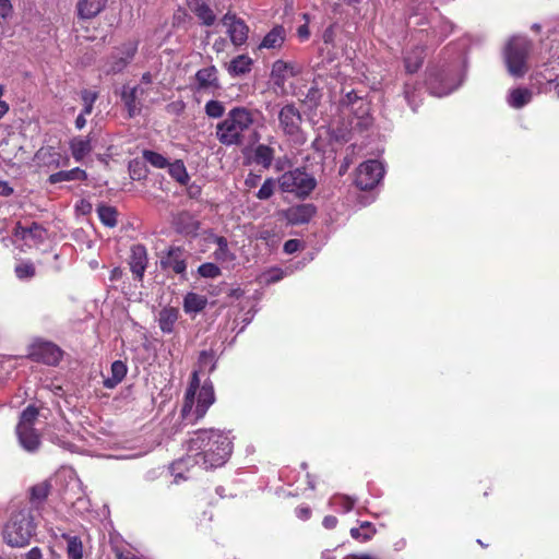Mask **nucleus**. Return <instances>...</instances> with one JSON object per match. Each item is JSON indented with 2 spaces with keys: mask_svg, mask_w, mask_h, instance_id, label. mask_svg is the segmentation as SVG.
I'll use <instances>...</instances> for the list:
<instances>
[{
  "mask_svg": "<svg viewBox=\"0 0 559 559\" xmlns=\"http://www.w3.org/2000/svg\"><path fill=\"white\" fill-rule=\"evenodd\" d=\"M231 453L229 437L218 430H200L188 441L186 456L170 466L175 481L182 479V472L200 465L204 469L224 465Z\"/></svg>",
  "mask_w": 559,
  "mask_h": 559,
  "instance_id": "1",
  "label": "nucleus"
},
{
  "mask_svg": "<svg viewBox=\"0 0 559 559\" xmlns=\"http://www.w3.org/2000/svg\"><path fill=\"white\" fill-rule=\"evenodd\" d=\"M253 112L245 107L230 109L225 119L216 126V138L226 146H250L260 140L257 131L252 130Z\"/></svg>",
  "mask_w": 559,
  "mask_h": 559,
  "instance_id": "2",
  "label": "nucleus"
},
{
  "mask_svg": "<svg viewBox=\"0 0 559 559\" xmlns=\"http://www.w3.org/2000/svg\"><path fill=\"white\" fill-rule=\"evenodd\" d=\"M214 401L215 395L212 384L204 382L203 385H200L198 371H194L185 394L181 409L182 418L189 423H195L206 414Z\"/></svg>",
  "mask_w": 559,
  "mask_h": 559,
  "instance_id": "3",
  "label": "nucleus"
},
{
  "mask_svg": "<svg viewBox=\"0 0 559 559\" xmlns=\"http://www.w3.org/2000/svg\"><path fill=\"white\" fill-rule=\"evenodd\" d=\"M35 532V524L28 511L14 514L3 531L5 543L12 547L26 546Z\"/></svg>",
  "mask_w": 559,
  "mask_h": 559,
  "instance_id": "4",
  "label": "nucleus"
},
{
  "mask_svg": "<svg viewBox=\"0 0 559 559\" xmlns=\"http://www.w3.org/2000/svg\"><path fill=\"white\" fill-rule=\"evenodd\" d=\"M532 50V41L523 36L512 37L504 49V60L511 75L523 76L528 67L527 58Z\"/></svg>",
  "mask_w": 559,
  "mask_h": 559,
  "instance_id": "5",
  "label": "nucleus"
},
{
  "mask_svg": "<svg viewBox=\"0 0 559 559\" xmlns=\"http://www.w3.org/2000/svg\"><path fill=\"white\" fill-rule=\"evenodd\" d=\"M278 186L283 192L293 193L298 198L308 197L316 188V178L302 168H295L284 173L278 178Z\"/></svg>",
  "mask_w": 559,
  "mask_h": 559,
  "instance_id": "6",
  "label": "nucleus"
},
{
  "mask_svg": "<svg viewBox=\"0 0 559 559\" xmlns=\"http://www.w3.org/2000/svg\"><path fill=\"white\" fill-rule=\"evenodd\" d=\"M38 412L35 407H27L22 414L16 426V435L20 445L27 452H35L40 445V437L34 429Z\"/></svg>",
  "mask_w": 559,
  "mask_h": 559,
  "instance_id": "7",
  "label": "nucleus"
},
{
  "mask_svg": "<svg viewBox=\"0 0 559 559\" xmlns=\"http://www.w3.org/2000/svg\"><path fill=\"white\" fill-rule=\"evenodd\" d=\"M302 117L294 104H287L278 112V126L284 135L297 144H302L306 136L301 129Z\"/></svg>",
  "mask_w": 559,
  "mask_h": 559,
  "instance_id": "8",
  "label": "nucleus"
},
{
  "mask_svg": "<svg viewBox=\"0 0 559 559\" xmlns=\"http://www.w3.org/2000/svg\"><path fill=\"white\" fill-rule=\"evenodd\" d=\"M383 174L384 169L380 162L373 159L367 160L360 164L357 169L356 186L361 190H370L380 182Z\"/></svg>",
  "mask_w": 559,
  "mask_h": 559,
  "instance_id": "9",
  "label": "nucleus"
},
{
  "mask_svg": "<svg viewBox=\"0 0 559 559\" xmlns=\"http://www.w3.org/2000/svg\"><path fill=\"white\" fill-rule=\"evenodd\" d=\"M138 50L136 41H128L122 44L112 51L105 64V72L107 74H115L121 72L129 62L133 59Z\"/></svg>",
  "mask_w": 559,
  "mask_h": 559,
  "instance_id": "10",
  "label": "nucleus"
},
{
  "mask_svg": "<svg viewBox=\"0 0 559 559\" xmlns=\"http://www.w3.org/2000/svg\"><path fill=\"white\" fill-rule=\"evenodd\" d=\"M31 357L46 365H57L61 358V350L52 343L39 342L32 346Z\"/></svg>",
  "mask_w": 559,
  "mask_h": 559,
  "instance_id": "11",
  "label": "nucleus"
},
{
  "mask_svg": "<svg viewBox=\"0 0 559 559\" xmlns=\"http://www.w3.org/2000/svg\"><path fill=\"white\" fill-rule=\"evenodd\" d=\"M195 83L199 92L215 93L219 88L216 68L211 66L200 69L195 73Z\"/></svg>",
  "mask_w": 559,
  "mask_h": 559,
  "instance_id": "12",
  "label": "nucleus"
},
{
  "mask_svg": "<svg viewBox=\"0 0 559 559\" xmlns=\"http://www.w3.org/2000/svg\"><path fill=\"white\" fill-rule=\"evenodd\" d=\"M222 23L227 27L229 37L235 45H242L246 41L248 27L241 20L236 19L235 15L226 14Z\"/></svg>",
  "mask_w": 559,
  "mask_h": 559,
  "instance_id": "13",
  "label": "nucleus"
},
{
  "mask_svg": "<svg viewBox=\"0 0 559 559\" xmlns=\"http://www.w3.org/2000/svg\"><path fill=\"white\" fill-rule=\"evenodd\" d=\"M14 236L31 247L44 240L46 230L36 223H32L31 226H22L19 223L14 229Z\"/></svg>",
  "mask_w": 559,
  "mask_h": 559,
  "instance_id": "14",
  "label": "nucleus"
},
{
  "mask_svg": "<svg viewBox=\"0 0 559 559\" xmlns=\"http://www.w3.org/2000/svg\"><path fill=\"white\" fill-rule=\"evenodd\" d=\"M316 214V207L312 204H299L284 211L283 215L292 225L308 223Z\"/></svg>",
  "mask_w": 559,
  "mask_h": 559,
  "instance_id": "15",
  "label": "nucleus"
},
{
  "mask_svg": "<svg viewBox=\"0 0 559 559\" xmlns=\"http://www.w3.org/2000/svg\"><path fill=\"white\" fill-rule=\"evenodd\" d=\"M147 264V254L144 246L136 245L131 249L130 267L132 273L138 277L142 278L143 273Z\"/></svg>",
  "mask_w": 559,
  "mask_h": 559,
  "instance_id": "16",
  "label": "nucleus"
},
{
  "mask_svg": "<svg viewBox=\"0 0 559 559\" xmlns=\"http://www.w3.org/2000/svg\"><path fill=\"white\" fill-rule=\"evenodd\" d=\"M69 148L75 162H82L93 150L91 140L83 136H74L69 142Z\"/></svg>",
  "mask_w": 559,
  "mask_h": 559,
  "instance_id": "17",
  "label": "nucleus"
},
{
  "mask_svg": "<svg viewBox=\"0 0 559 559\" xmlns=\"http://www.w3.org/2000/svg\"><path fill=\"white\" fill-rule=\"evenodd\" d=\"M106 3L107 0H79L78 14L81 19H92L104 10Z\"/></svg>",
  "mask_w": 559,
  "mask_h": 559,
  "instance_id": "18",
  "label": "nucleus"
},
{
  "mask_svg": "<svg viewBox=\"0 0 559 559\" xmlns=\"http://www.w3.org/2000/svg\"><path fill=\"white\" fill-rule=\"evenodd\" d=\"M298 73L293 64L286 63L282 60H277L272 67V79L274 83L282 86L288 76H294Z\"/></svg>",
  "mask_w": 559,
  "mask_h": 559,
  "instance_id": "19",
  "label": "nucleus"
},
{
  "mask_svg": "<svg viewBox=\"0 0 559 559\" xmlns=\"http://www.w3.org/2000/svg\"><path fill=\"white\" fill-rule=\"evenodd\" d=\"M179 311L176 308H164L158 313V325L164 333H171L178 320Z\"/></svg>",
  "mask_w": 559,
  "mask_h": 559,
  "instance_id": "20",
  "label": "nucleus"
},
{
  "mask_svg": "<svg viewBox=\"0 0 559 559\" xmlns=\"http://www.w3.org/2000/svg\"><path fill=\"white\" fill-rule=\"evenodd\" d=\"M87 178V174L85 170L76 167L70 170H61L49 176L48 181L51 185L62 182V181H73V180H85Z\"/></svg>",
  "mask_w": 559,
  "mask_h": 559,
  "instance_id": "21",
  "label": "nucleus"
},
{
  "mask_svg": "<svg viewBox=\"0 0 559 559\" xmlns=\"http://www.w3.org/2000/svg\"><path fill=\"white\" fill-rule=\"evenodd\" d=\"M188 5L205 25H212L215 21L213 11L202 0H188Z\"/></svg>",
  "mask_w": 559,
  "mask_h": 559,
  "instance_id": "22",
  "label": "nucleus"
},
{
  "mask_svg": "<svg viewBox=\"0 0 559 559\" xmlns=\"http://www.w3.org/2000/svg\"><path fill=\"white\" fill-rule=\"evenodd\" d=\"M285 38L283 27H274L270 31L260 44V48L275 49L282 46Z\"/></svg>",
  "mask_w": 559,
  "mask_h": 559,
  "instance_id": "23",
  "label": "nucleus"
},
{
  "mask_svg": "<svg viewBox=\"0 0 559 559\" xmlns=\"http://www.w3.org/2000/svg\"><path fill=\"white\" fill-rule=\"evenodd\" d=\"M126 374L127 366L122 361L116 360L111 365V376L105 379L104 385L108 389H112L123 380Z\"/></svg>",
  "mask_w": 559,
  "mask_h": 559,
  "instance_id": "24",
  "label": "nucleus"
},
{
  "mask_svg": "<svg viewBox=\"0 0 559 559\" xmlns=\"http://www.w3.org/2000/svg\"><path fill=\"white\" fill-rule=\"evenodd\" d=\"M532 99V92L527 88H515L510 92L508 103L513 108H521Z\"/></svg>",
  "mask_w": 559,
  "mask_h": 559,
  "instance_id": "25",
  "label": "nucleus"
},
{
  "mask_svg": "<svg viewBox=\"0 0 559 559\" xmlns=\"http://www.w3.org/2000/svg\"><path fill=\"white\" fill-rule=\"evenodd\" d=\"M138 87L124 86L122 90V100L128 108L129 115L134 116L140 111V106L136 103Z\"/></svg>",
  "mask_w": 559,
  "mask_h": 559,
  "instance_id": "26",
  "label": "nucleus"
},
{
  "mask_svg": "<svg viewBox=\"0 0 559 559\" xmlns=\"http://www.w3.org/2000/svg\"><path fill=\"white\" fill-rule=\"evenodd\" d=\"M206 298L204 296L198 295L195 293H189L185 297L183 308L185 311L190 312H200L206 306Z\"/></svg>",
  "mask_w": 559,
  "mask_h": 559,
  "instance_id": "27",
  "label": "nucleus"
},
{
  "mask_svg": "<svg viewBox=\"0 0 559 559\" xmlns=\"http://www.w3.org/2000/svg\"><path fill=\"white\" fill-rule=\"evenodd\" d=\"M252 60L248 56H238L229 63L228 71L233 75H242L251 70Z\"/></svg>",
  "mask_w": 559,
  "mask_h": 559,
  "instance_id": "28",
  "label": "nucleus"
},
{
  "mask_svg": "<svg viewBox=\"0 0 559 559\" xmlns=\"http://www.w3.org/2000/svg\"><path fill=\"white\" fill-rule=\"evenodd\" d=\"M62 537L67 540V555L68 559H82L83 558V544L76 536L63 534Z\"/></svg>",
  "mask_w": 559,
  "mask_h": 559,
  "instance_id": "29",
  "label": "nucleus"
},
{
  "mask_svg": "<svg viewBox=\"0 0 559 559\" xmlns=\"http://www.w3.org/2000/svg\"><path fill=\"white\" fill-rule=\"evenodd\" d=\"M274 158V151L267 145L260 144L254 151V160L257 164L267 168Z\"/></svg>",
  "mask_w": 559,
  "mask_h": 559,
  "instance_id": "30",
  "label": "nucleus"
},
{
  "mask_svg": "<svg viewBox=\"0 0 559 559\" xmlns=\"http://www.w3.org/2000/svg\"><path fill=\"white\" fill-rule=\"evenodd\" d=\"M169 175L179 183L186 185L189 181V175L182 160H176L168 165Z\"/></svg>",
  "mask_w": 559,
  "mask_h": 559,
  "instance_id": "31",
  "label": "nucleus"
},
{
  "mask_svg": "<svg viewBox=\"0 0 559 559\" xmlns=\"http://www.w3.org/2000/svg\"><path fill=\"white\" fill-rule=\"evenodd\" d=\"M165 264L170 267L177 274H183L186 271V262L181 258V253L178 249L171 250L165 261Z\"/></svg>",
  "mask_w": 559,
  "mask_h": 559,
  "instance_id": "32",
  "label": "nucleus"
},
{
  "mask_svg": "<svg viewBox=\"0 0 559 559\" xmlns=\"http://www.w3.org/2000/svg\"><path fill=\"white\" fill-rule=\"evenodd\" d=\"M97 214L100 222L107 227H115L117 224V211L107 205H99Z\"/></svg>",
  "mask_w": 559,
  "mask_h": 559,
  "instance_id": "33",
  "label": "nucleus"
},
{
  "mask_svg": "<svg viewBox=\"0 0 559 559\" xmlns=\"http://www.w3.org/2000/svg\"><path fill=\"white\" fill-rule=\"evenodd\" d=\"M374 534V528L370 522H362L359 527H353L350 530V536L355 539L366 542L370 539Z\"/></svg>",
  "mask_w": 559,
  "mask_h": 559,
  "instance_id": "34",
  "label": "nucleus"
},
{
  "mask_svg": "<svg viewBox=\"0 0 559 559\" xmlns=\"http://www.w3.org/2000/svg\"><path fill=\"white\" fill-rule=\"evenodd\" d=\"M217 249L214 251V257L217 261L228 262L235 259L234 254L228 250L227 240L223 237L216 238Z\"/></svg>",
  "mask_w": 559,
  "mask_h": 559,
  "instance_id": "35",
  "label": "nucleus"
},
{
  "mask_svg": "<svg viewBox=\"0 0 559 559\" xmlns=\"http://www.w3.org/2000/svg\"><path fill=\"white\" fill-rule=\"evenodd\" d=\"M423 53H424L423 49H416L415 51L408 53L405 57V68L407 70V72L414 73L420 68L423 59H424Z\"/></svg>",
  "mask_w": 559,
  "mask_h": 559,
  "instance_id": "36",
  "label": "nucleus"
},
{
  "mask_svg": "<svg viewBox=\"0 0 559 559\" xmlns=\"http://www.w3.org/2000/svg\"><path fill=\"white\" fill-rule=\"evenodd\" d=\"M143 157L146 162H148L151 165H153L156 168H165L168 166V162L166 157H164L162 154L153 152V151H144Z\"/></svg>",
  "mask_w": 559,
  "mask_h": 559,
  "instance_id": "37",
  "label": "nucleus"
},
{
  "mask_svg": "<svg viewBox=\"0 0 559 559\" xmlns=\"http://www.w3.org/2000/svg\"><path fill=\"white\" fill-rule=\"evenodd\" d=\"M330 504L340 507L344 512H349L355 504V499L348 496L337 495L331 498Z\"/></svg>",
  "mask_w": 559,
  "mask_h": 559,
  "instance_id": "38",
  "label": "nucleus"
},
{
  "mask_svg": "<svg viewBox=\"0 0 559 559\" xmlns=\"http://www.w3.org/2000/svg\"><path fill=\"white\" fill-rule=\"evenodd\" d=\"M215 367L214 355L209 352H202L199 357V372H204L206 370L212 371Z\"/></svg>",
  "mask_w": 559,
  "mask_h": 559,
  "instance_id": "39",
  "label": "nucleus"
},
{
  "mask_svg": "<svg viewBox=\"0 0 559 559\" xmlns=\"http://www.w3.org/2000/svg\"><path fill=\"white\" fill-rule=\"evenodd\" d=\"M225 111L224 105L218 100H210L205 105V112L211 118H219Z\"/></svg>",
  "mask_w": 559,
  "mask_h": 559,
  "instance_id": "40",
  "label": "nucleus"
},
{
  "mask_svg": "<svg viewBox=\"0 0 559 559\" xmlns=\"http://www.w3.org/2000/svg\"><path fill=\"white\" fill-rule=\"evenodd\" d=\"M15 274L20 280L31 278L35 275V267L31 262H23L15 266Z\"/></svg>",
  "mask_w": 559,
  "mask_h": 559,
  "instance_id": "41",
  "label": "nucleus"
},
{
  "mask_svg": "<svg viewBox=\"0 0 559 559\" xmlns=\"http://www.w3.org/2000/svg\"><path fill=\"white\" fill-rule=\"evenodd\" d=\"M199 274L202 277L215 278L221 274V270L214 263H203L198 269Z\"/></svg>",
  "mask_w": 559,
  "mask_h": 559,
  "instance_id": "42",
  "label": "nucleus"
},
{
  "mask_svg": "<svg viewBox=\"0 0 559 559\" xmlns=\"http://www.w3.org/2000/svg\"><path fill=\"white\" fill-rule=\"evenodd\" d=\"M460 84H461V80L456 84H454L450 87L440 88L439 86H437V79H435V80L430 79V81L428 83V87L432 95L441 97V96L448 95L449 93L453 92L455 88L459 87Z\"/></svg>",
  "mask_w": 559,
  "mask_h": 559,
  "instance_id": "43",
  "label": "nucleus"
},
{
  "mask_svg": "<svg viewBox=\"0 0 559 559\" xmlns=\"http://www.w3.org/2000/svg\"><path fill=\"white\" fill-rule=\"evenodd\" d=\"M275 188V181L271 178L266 179L257 193V198L260 200H267L273 195Z\"/></svg>",
  "mask_w": 559,
  "mask_h": 559,
  "instance_id": "44",
  "label": "nucleus"
},
{
  "mask_svg": "<svg viewBox=\"0 0 559 559\" xmlns=\"http://www.w3.org/2000/svg\"><path fill=\"white\" fill-rule=\"evenodd\" d=\"M49 491V486L46 483H40L31 489V496L34 500H43L47 497Z\"/></svg>",
  "mask_w": 559,
  "mask_h": 559,
  "instance_id": "45",
  "label": "nucleus"
},
{
  "mask_svg": "<svg viewBox=\"0 0 559 559\" xmlns=\"http://www.w3.org/2000/svg\"><path fill=\"white\" fill-rule=\"evenodd\" d=\"M12 13L10 0H0V19L5 21Z\"/></svg>",
  "mask_w": 559,
  "mask_h": 559,
  "instance_id": "46",
  "label": "nucleus"
},
{
  "mask_svg": "<svg viewBox=\"0 0 559 559\" xmlns=\"http://www.w3.org/2000/svg\"><path fill=\"white\" fill-rule=\"evenodd\" d=\"M300 248V241L298 239H290L287 240L284 245V251L288 254H292L299 250Z\"/></svg>",
  "mask_w": 559,
  "mask_h": 559,
  "instance_id": "47",
  "label": "nucleus"
},
{
  "mask_svg": "<svg viewBox=\"0 0 559 559\" xmlns=\"http://www.w3.org/2000/svg\"><path fill=\"white\" fill-rule=\"evenodd\" d=\"M81 96L84 104L94 105L97 99V93L87 90L83 91Z\"/></svg>",
  "mask_w": 559,
  "mask_h": 559,
  "instance_id": "48",
  "label": "nucleus"
},
{
  "mask_svg": "<svg viewBox=\"0 0 559 559\" xmlns=\"http://www.w3.org/2000/svg\"><path fill=\"white\" fill-rule=\"evenodd\" d=\"M296 515L300 520H308L311 515V510L308 507H299L296 509Z\"/></svg>",
  "mask_w": 559,
  "mask_h": 559,
  "instance_id": "49",
  "label": "nucleus"
},
{
  "mask_svg": "<svg viewBox=\"0 0 559 559\" xmlns=\"http://www.w3.org/2000/svg\"><path fill=\"white\" fill-rule=\"evenodd\" d=\"M51 148L47 150V151H44V150H40L38 153H37V156H41V155H46V153H49V155L51 156L52 158V163H55V166L56 167H59L60 166V163H59V157L60 155L57 153V152H51Z\"/></svg>",
  "mask_w": 559,
  "mask_h": 559,
  "instance_id": "50",
  "label": "nucleus"
},
{
  "mask_svg": "<svg viewBox=\"0 0 559 559\" xmlns=\"http://www.w3.org/2000/svg\"><path fill=\"white\" fill-rule=\"evenodd\" d=\"M322 524L328 530L334 528L337 524V519L333 515H328L323 519Z\"/></svg>",
  "mask_w": 559,
  "mask_h": 559,
  "instance_id": "51",
  "label": "nucleus"
},
{
  "mask_svg": "<svg viewBox=\"0 0 559 559\" xmlns=\"http://www.w3.org/2000/svg\"><path fill=\"white\" fill-rule=\"evenodd\" d=\"M297 34H298V37L301 39V40H306L309 38L310 36V32H309V28L308 26L305 24V25H300L297 29Z\"/></svg>",
  "mask_w": 559,
  "mask_h": 559,
  "instance_id": "52",
  "label": "nucleus"
},
{
  "mask_svg": "<svg viewBox=\"0 0 559 559\" xmlns=\"http://www.w3.org/2000/svg\"><path fill=\"white\" fill-rule=\"evenodd\" d=\"M283 277H284V272L280 269H277V270H274L271 272V276L267 280V282L274 283V282L281 281Z\"/></svg>",
  "mask_w": 559,
  "mask_h": 559,
  "instance_id": "53",
  "label": "nucleus"
},
{
  "mask_svg": "<svg viewBox=\"0 0 559 559\" xmlns=\"http://www.w3.org/2000/svg\"><path fill=\"white\" fill-rule=\"evenodd\" d=\"M0 194L3 197H9L13 193V189L5 181H0Z\"/></svg>",
  "mask_w": 559,
  "mask_h": 559,
  "instance_id": "54",
  "label": "nucleus"
},
{
  "mask_svg": "<svg viewBox=\"0 0 559 559\" xmlns=\"http://www.w3.org/2000/svg\"><path fill=\"white\" fill-rule=\"evenodd\" d=\"M43 555L39 548L34 547L26 554V559H41Z\"/></svg>",
  "mask_w": 559,
  "mask_h": 559,
  "instance_id": "55",
  "label": "nucleus"
},
{
  "mask_svg": "<svg viewBox=\"0 0 559 559\" xmlns=\"http://www.w3.org/2000/svg\"><path fill=\"white\" fill-rule=\"evenodd\" d=\"M85 116H86V115H84V114H82V112H81V114L78 116L76 120H75V127H76L79 130L83 129V128L85 127V124H86Z\"/></svg>",
  "mask_w": 559,
  "mask_h": 559,
  "instance_id": "56",
  "label": "nucleus"
},
{
  "mask_svg": "<svg viewBox=\"0 0 559 559\" xmlns=\"http://www.w3.org/2000/svg\"><path fill=\"white\" fill-rule=\"evenodd\" d=\"M273 237V234L271 230H261L257 234L258 239L269 240Z\"/></svg>",
  "mask_w": 559,
  "mask_h": 559,
  "instance_id": "57",
  "label": "nucleus"
},
{
  "mask_svg": "<svg viewBox=\"0 0 559 559\" xmlns=\"http://www.w3.org/2000/svg\"><path fill=\"white\" fill-rule=\"evenodd\" d=\"M118 559H140L132 552H120L118 554Z\"/></svg>",
  "mask_w": 559,
  "mask_h": 559,
  "instance_id": "58",
  "label": "nucleus"
},
{
  "mask_svg": "<svg viewBox=\"0 0 559 559\" xmlns=\"http://www.w3.org/2000/svg\"><path fill=\"white\" fill-rule=\"evenodd\" d=\"M344 559H374V558L370 555H349Z\"/></svg>",
  "mask_w": 559,
  "mask_h": 559,
  "instance_id": "59",
  "label": "nucleus"
},
{
  "mask_svg": "<svg viewBox=\"0 0 559 559\" xmlns=\"http://www.w3.org/2000/svg\"><path fill=\"white\" fill-rule=\"evenodd\" d=\"M321 559H335V556L332 554L331 550H325L322 552Z\"/></svg>",
  "mask_w": 559,
  "mask_h": 559,
  "instance_id": "60",
  "label": "nucleus"
},
{
  "mask_svg": "<svg viewBox=\"0 0 559 559\" xmlns=\"http://www.w3.org/2000/svg\"><path fill=\"white\" fill-rule=\"evenodd\" d=\"M93 110V105L91 104H84V108L82 110V114L84 115H91Z\"/></svg>",
  "mask_w": 559,
  "mask_h": 559,
  "instance_id": "61",
  "label": "nucleus"
},
{
  "mask_svg": "<svg viewBox=\"0 0 559 559\" xmlns=\"http://www.w3.org/2000/svg\"><path fill=\"white\" fill-rule=\"evenodd\" d=\"M8 109H9L8 105L7 104H2V108L0 109V119L8 111Z\"/></svg>",
  "mask_w": 559,
  "mask_h": 559,
  "instance_id": "62",
  "label": "nucleus"
},
{
  "mask_svg": "<svg viewBox=\"0 0 559 559\" xmlns=\"http://www.w3.org/2000/svg\"><path fill=\"white\" fill-rule=\"evenodd\" d=\"M142 80H143L144 82H146V83H150V82H151V75H150V73H145V74H143Z\"/></svg>",
  "mask_w": 559,
  "mask_h": 559,
  "instance_id": "63",
  "label": "nucleus"
},
{
  "mask_svg": "<svg viewBox=\"0 0 559 559\" xmlns=\"http://www.w3.org/2000/svg\"><path fill=\"white\" fill-rule=\"evenodd\" d=\"M330 38H331V34H330L329 32H325V34H324V40H325V41H329V40H330Z\"/></svg>",
  "mask_w": 559,
  "mask_h": 559,
  "instance_id": "64",
  "label": "nucleus"
}]
</instances>
